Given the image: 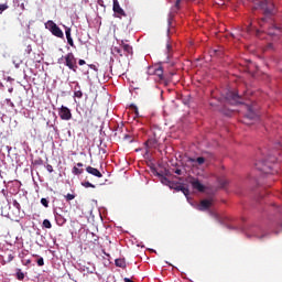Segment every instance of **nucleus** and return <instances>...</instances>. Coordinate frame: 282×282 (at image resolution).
Masks as SVG:
<instances>
[{"label": "nucleus", "mask_w": 282, "mask_h": 282, "mask_svg": "<svg viewBox=\"0 0 282 282\" xmlns=\"http://www.w3.org/2000/svg\"><path fill=\"white\" fill-rule=\"evenodd\" d=\"M210 206H213V202H210L209 199H203L200 202L199 205V210H208V208H210Z\"/></svg>", "instance_id": "12"}, {"label": "nucleus", "mask_w": 282, "mask_h": 282, "mask_svg": "<svg viewBox=\"0 0 282 282\" xmlns=\"http://www.w3.org/2000/svg\"><path fill=\"white\" fill-rule=\"evenodd\" d=\"M9 91H10V93H12V88H11V89H9Z\"/></svg>", "instance_id": "51"}, {"label": "nucleus", "mask_w": 282, "mask_h": 282, "mask_svg": "<svg viewBox=\"0 0 282 282\" xmlns=\"http://www.w3.org/2000/svg\"><path fill=\"white\" fill-rule=\"evenodd\" d=\"M45 28H46V30L51 31L53 36H57V39L64 37L63 30H61V28H58V25H56V23H54V21L48 20L45 23Z\"/></svg>", "instance_id": "4"}, {"label": "nucleus", "mask_w": 282, "mask_h": 282, "mask_svg": "<svg viewBox=\"0 0 282 282\" xmlns=\"http://www.w3.org/2000/svg\"><path fill=\"white\" fill-rule=\"evenodd\" d=\"M256 169L261 171L265 175H273L274 173V159H270V161H258L256 163Z\"/></svg>", "instance_id": "1"}, {"label": "nucleus", "mask_w": 282, "mask_h": 282, "mask_svg": "<svg viewBox=\"0 0 282 282\" xmlns=\"http://www.w3.org/2000/svg\"><path fill=\"white\" fill-rule=\"evenodd\" d=\"M30 263H32V260H26L25 262H23V265H30Z\"/></svg>", "instance_id": "42"}, {"label": "nucleus", "mask_w": 282, "mask_h": 282, "mask_svg": "<svg viewBox=\"0 0 282 282\" xmlns=\"http://www.w3.org/2000/svg\"><path fill=\"white\" fill-rule=\"evenodd\" d=\"M88 272H90V274H94V269H93V270H90V271H88Z\"/></svg>", "instance_id": "49"}, {"label": "nucleus", "mask_w": 282, "mask_h": 282, "mask_svg": "<svg viewBox=\"0 0 282 282\" xmlns=\"http://www.w3.org/2000/svg\"><path fill=\"white\" fill-rule=\"evenodd\" d=\"M210 106L213 107V102H210Z\"/></svg>", "instance_id": "54"}, {"label": "nucleus", "mask_w": 282, "mask_h": 282, "mask_svg": "<svg viewBox=\"0 0 282 282\" xmlns=\"http://www.w3.org/2000/svg\"><path fill=\"white\" fill-rule=\"evenodd\" d=\"M67 43L68 45H70V47H76V45L74 44V39L67 37Z\"/></svg>", "instance_id": "31"}, {"label": "nucleus", "mask_w": 282, "mask_h": 282, "mask_svg": "<svg viewBox=\"0 0 282 282\" xmlns=\"http://www.w3.org/2000/svg\"><path fill=\"white\" fill-rule=\"evenodd\" d=\"M78 169H83L84 164L83 163H77Z\"/></svg>", "instance_id": "45"}, {"label": "nucleus", "mask_w": 282, "mask_h": 282, "mask_svg": "<svg viewBox=\"0 0 282 282\" xmlns=\"http://www.w3.org/2000/svg\"><path fill=\"white\" fill-rule=\"evenodd\" d=\"M25 52L26 54H32V45H28Z\"/></svg>", "instance_id": "36"}, {"label": "nucleus", "mask_w": 282, "mask_h": 282, "mask_svg": "<svg viewBox=\"0 0 282 282\" xmlns=\"http://www.w3.org/2000/svg\"><path fill=\"white\" fill-rule=\"evenodd\" d=\"M58 116L62 120H72V110L65 106H62L59 108Z\"/></svg>", "instance_id": "7"}, {"label": "nucleus", "mask_w": 282, "mask_h": 282, "mask_svg": "<svg viewBox=\"0 0 282 282\" xmlns=\"http://www.w3.org/2000/svg\"><path fill=\"white\" fill-rule=\"evenodd\" d=\"M166 50H167V52H171V50H172V46H171V44H166Z\"/></svg>", "instance_id": "43"}, {"label": "nucleus", "mask_w": 282, "mask_h": 282, "mask_svg": "<svg viewBox=\"0 0 282 282\" xmlns=\"http://www.w3.org/2000/svg\"><path fill=\"white\" fill-rule=\"evenodd\" d=\"M21 8H22V10H25V4L22 3V4H21Z\"/></svg>", "instance_id": "47"}, {"label": "nucleus", "mask_w": 282, "mask_h": 282, "mask_svg": "<svg viewBox=\"0 0 282 282\" xmlns=\"http://www.w3.org/2000/svg\"><path fill=\"white\" fill-rule=\"evenodd\" d=\"M41 204L44 208H50V200L47 198H41Z\"/></svg>", "instance_id": "25"}, {"label": "nucleus", "mask_w": 282, "mask_h": 282, "mask_svg": "<svg viewBox=\"0 0 282 282\" xmlns=\"http://www.w3.org/2000/svg\"><path fill=\"white\" fill-rule=\"evenodd\" d=\"M158 66H159V65H154V66H149V67H148V74H149V76H155V72H156V69H158Z\"/></svg>", "instance_id": "21"}, {"label": "nucleus", "mask_w": 282, "mask_h": 282, "mask_svg": "<svg viewBox=\"0 0 282 282\" xmlns=\"http://www.w3.org/2000/svg\"><path fill=\"white\" fill-rule=\"evenodd\" d=\"M167 23H169V25H171V23H173V14L169 15Z\"/></svg>", "instance_id": "38"}, {"label": "nucleus", "mask_w": 282, "mask_h": 282, "mask_svg": "<svg viewBox=\"0 0 282 282\" xmlns=\"http://www.w3.org/2000/svg\"><path fill=\"white\" fill-rule=\"evenodd\" d=\"M172 10L173 12H180L182 10V0H176Z\"/></svg>", "instance_id": "20"}, {"label": "nucleus", "mask_w": 282, "mask_h": 282, "mask_svg": "<svg viewBox=\"0 0 282 282\" xmlns=\"http://www.w3.org/2000/svg\"><path fill=\"white\" fill-rule=\"evenodd\" d=\"M112 10L115 14H118L119 17H127V13H124V10L120 7V2H118V0H113Z\"/></svg>", "instance_id": "8"}, {"label": "nucleus", "mask_w": 282, "mask_h": 282, "mask_svg": "<svg viewBox=\"0 0 282 282\" xmlns=\"http://www.w3.org/2000/svg\"><path fill=\"white\" fill-rule=\"evenodd\" d=\"M147 147H149L150 149H155L156 144H158V140L155 139H149L145 142Z\"/></svg>", "instance_id": "19"}, {"label": "nucleus", "mask_w": 282, "mask_h": 282, "mask_svg": "<svg viewBox=\"0 0 282 282\" xmlns=\"http://www.w3.org/2000/svg\"><path fill=\"white\" fill-rule=\"evenodd\" d=\"M65 199H66V202H72L73 199H76V195L67 194V195H65Z\"/></svg>", "instance_id": "27"}, {"label": "nucleus", "mask_w": 282, "mask_h": 282, "mask_svg": "<svg viewBox=\"0 0 282 282\" xmlns=\"http://www.w3.org/2000/svg\"><path fill=\"white\" fill-rule=\"evenodd\" d=\"M253 10H257V7H254Z\"/></svg>", "instance_id": "53"}, {"label": "nucleus", "mask_w": 282, "mask_h": 282, "mask_svg": "<svg viewBox=\"0 0 282 282\" xmlns=\"http://www.w3.org/2000/svg\"><path fill=\"white\" fill-rule=\"evenodd\" d=\"M188 162H193L195 164H198V166H202L206 162V159L204 156H198L197 159L189 158Z\"/></svg>", "instance_id": "15"}, {"label": "nucleus", "mask_w": 282, "mask_h": 282, "mask_svg": "<svg viewBox=\"0 0 282 282\" xmlns=\"http://www.w3.org/2000/svg\"><path fill=\"white\" fill-rule=\"evenodd\" d=\"M115 265H117V268H127V261L122 258L116 259L115 260Z\"/></svg>", "instance_id": "16"}, {"label": "nucleus", "mask_w": 282, "mask_h": 282, "mask_svg": "<svg viewBox=\"0 0 282 282\" xmlns=\"http://www.w3.org/2000/svg\"><path fill=\"white\" fill-rule=\"evenodd\" d=\"M267 19L265 18H262L258 21L260 28H263V22L265 21Z\"/></svg>", "instance_id": "37"}, {"label": "nucleus", "mask_w": 282, "mask_h": 282, "mask_svg": "<svg viewBox=\"0 0 282 282\" xmlns=\"http://www.w3.org/2000/svg\"><path fill=\"white\" fill-rule=\"evenodd\" d=\"M72 173H73V175H83V173H85V170L74 166L72 170Z\"/></svg>", "instance_id": "22"}, {"label": "nucleus", "mask_w": 282, "mask_h": 282, "mask_svg": "<svg viewBox=\"0 0 282 282\" xmlns=\"http://www.w3.org/2000/svg\"><path fill=\"white\" fill-rule=\"evenodd\" d=\"M8 10V4H0V12H6Z\"/></svg>", "instance_id": "35"}, {"label": "nucleus", "mask_w": 282, "mask_h": 282, "mask_svg": "<svg viewBox=\"0 0 282 282\" xmlns=\"http://www.w3.org/2000/svg\"><path fill=\"white\" fill-rule=\"evenodd\" d=\"M225 100L229 105H241V97L237 93L228 90L225 95Z\"/></svg>", "instance_id": "6"}, {"label": "nucleus", "mask_w": 282, "mask_h": 282, "mask_svg": "<svg viewBox=\"0 0 282 282\" xmlns=\"http://www.w3.org/2000/svg\"><path fill=\"white\" fill-rule=\"evenodd\" d=\"M246 32H247V34H250L252 32V28L251 26H247L246 28Z\"/></svg>", "instance_id": "39"}, {"label": "nucleus", "mask_w": 282, "mask_h": 282, "mask_svg": "<svg viewBox=\"0 0 282 282\" xmlns=\"http://www.w3.org/2000/svg\"><path fill=\"white\" fill-rule=\"evenodd\" d=\"M13 206L17 208V210H21V204H19L17 199L13 200Z\"/></svg>", "instance_id": "32"}, {"label": "nucleus", "mask_w": 282, "mask_h": 282, "mask_svg": "<svg viewBox=\"0 0 282 282\" xmlns=\"http://www.w3.org/2000/svg\"><path fill=\"white\" fill-rule=\"evenodd\" d=\"M14 261V256L12 253L8 254V258H7V263H10Z\"/></svg>", "instance_id": "33"}, {"label": "nucleus", "mask_w": 282, "mask_h": 282, "mask_svg": "<svg viewBox=\"0 0 282 282\" xmlns=\"http://www.w3.org/2000/svg\"><path fill=\"white\" fill-rule=\"evenodd\" d=\"M259 120V112L254 109V106H247V113L243 119L245 124H253Z\"/></svg>", "instance_id": "2"}, {"label": "nucleus", "mask_w": 282, "mask_h": 282, "mask_svg": "<svg viewBox=\"0 0 282 282\" xmlns=\"http://www.w3.org/2000/svg\"><path fill=\"white\" fill-rule=\"evenodd\" d=\"M10 107H14V102L10 101V99L8 100Z\"/></svg>", "instance_id": "44"}, {"label": "nucleus", "mask_w": 282, "mask_h": 282, "mask_svg": "<svg viewBox=\"0 0 282 282\" xmlns=\"http://www.w3.org/2000/svg\"><path fill=\"white\" fill-rule=\"evenodd\" d=\"M65 65L70 69L72 72H77L78 65L76 56H74V53H68L64 56Z\"/></svg>", "instance_id": "5"}, {"label": "nucleus", "mask_w": 282, "mask_h": 282, "mask_svg": "<svg viewBox=\"0 0 282 282\" xmlns=\"http://www.w3.org/2000/svg\"><path fill=\"white\" fill-rule=\"evenodd\" d=\"M74 96L75 98H83V90H80V84L78 82L75 83Z\"/></svg>", "instance_id": "14"}, {"label": "nucleus", "mask_w": 282, "mask_h": 282, "mask_svg": "<svg viewBox=\"0 0 282 282\" xmlns=\"http://www.w3.org/2000/svg\"><path fill=\"white\" fill-rule=\"evenodd\" d=\"M111 52L115 56H123L122 50L119 46H113L111 48Z\"/></svg>", "instance_id": "18"}, {"label": "nucleus", "mask_w": 282, "mask_h": 282, "mask_svg": "<svg viewBox=\"0 0 282 282\" xmlns=\"http://www.w3.org/2000/svg\"><path fill=\"white\" fill-rule=\"evenodd\" d=\"M36 263L40 268H42V265H45V260L43 258H39Z\"/></svg>", "instance_id": "30"}, {"label": "nucleus", "mask_w": 282, "mask_h": 282, "mask_svg": "<svg viewBox=\"0 0 282 282\" xmlns=\"http://www.w3.org/2000/svg\"><path fill=\"white\" fill-rule=\"evenodd\" d=\"M269 34H271V35H272V34H276V32H273V33H272V31H269Z\"/></svg>", "instance_id": "48"}, {"label": "nucleus", "mask_w": 282, "mask_h": 282, "mask_svg": "<svg viewBox=\"0 0 282 282\" xmlns=\"http://www.w3.org/2000/svg\"><path fill=\"white\" fill-rule=\"evenodd\" d=\"M120 45L123 52H126V56H129V54H133V47L129 44H126L124 40L121 41Z\"/></svg>", "instance_id": "11"}, {"label": "nucleus", "mask_w": 282, "mask_h": 282, "mask_svg": "<svg viewBox=\"0 0 282 282\" xmlns=\"http://www.w3.org/2000/svg\"><path fill=\"white\" fill-rule=\"evenodd\" d=\"M17 279L18 281H23V279H25V273H23L21 269H17Z\"/></svg>", "instance_id": "23"}, {"label": "nucleus", "mask_w": 282, "mask_h": 282, "mask_svg": "<svg viewBox=\"0 0 282 282\" xmlns=\"http://www.w3.org/2000/svg\"><path fill=\"white\" fill-rule=\"evenodd\" d=\"M65 34H66V39H72V29L70 28H66Z\"/></svg>", "instance_id": "29"}, {"label": "nucleus", "mask_w": 282, "mask_h": 282, "mask_svg": "<svg viewBox=\"0 0 282 282\" xmlns=\"http://www.w3.org/2000/svg\"><path fill=\"white\" fill-rule=\"evenodd\" d=\"M259 8L264 10V14H276V6H274V0H262L259 3Z\"/></svg>", "instance_id": "3"}, {"label": "nucleus", "mask_w": 282, "mask_h": 282, "mask_svg": "<svg viewBox=\"0 0 282 282\" xmlns=\"http://www.w3.org/2000/svg\"><path fill=\"white\" fill-rule=\"evenodd\" d=\"M174 173H175L176 175H182V170L176 169V170L174 171Z\"/></svg>", "instance_id": "40"}, {"label": "nucleus", "mask_w": 282, "mask_h": 282, "mask_svg": "<svg viewBox=\"0 0 282 282\" xmlns=\"http://www.w3.org/2000/svg\"><path fill=\"white\" fill-rule=\"evenodd\" d=\"M33 257H39L37 254H33Z\"/></svg>", "instance_id": "52"}, {"label": "nucleus", "mask_w": 282, "mask_h": 282, "mask_svg": "<svg viewBox=\"0 0 282 282\" xmlns=\"http://www.w3.org/2000/svg\"><path fill=\"white\" fill-rule=\"evenodd\" d=\"M46 171H47L48 173H54V167H53L51 164H47V165H46Z\"/></svg>", "instance_id": "34"}, {"label": "nucleus", "mask_w": 282, "mask_h": 282, "mask_svg": "<svg viewBox=\"0 0 282 282\" xmlns=\"http://www.w3.org/2000/svg\"><path fill=\"white\" fill-rule=\"evenodd\" d=\"M274 28V30H276L278 32H281V29L280 28H278V26H273Z\"/></svg>", "instance_id": "46"}, {"label": "nucleus", "mask_w": 282, "mask_h": 282, "mask_svg": "<svg viewBox=\"0 0 282 282\" xmlns=\"http://www.w3.org/2000/svg\"><path fill=\"white\" fill-rule=\"evenodd\" d=\"M85 188H96V185L91 184L89 181L82 183Z\"/></svg>", "instance_id": "24"}, {"label": "nucleus", "mask_w": 282, "mask_h": 282, "mask_svg": "<svg viewBox=\"0 0 282 282\" xmlns=\"http://www.w3.org/2000/svg\"><path fill=\"white\" fill-rule=\"evenodd\" d=\"M176 191H181V193H183L185 195V197H188V195L191 193V191H188V187H185V186H182V185L177 186Z\"/></svg>", "instance_id": "17"}, {"label": "nucleus", "mask_w": 282, "mask_h": 282, "mask_svg": "<svg viewBox=\"0 0 282 282\" xmlns=\"http://www.w3.org/2000/svg\"><path fill=\"white\" fill-rule=\"evenodd\" d=\"M88 113H89V116H91V110H89V112H88Z\"/></svg>", "instance_id": "50"}, {"label": "nucleus", "mask_w": 282, "mask_h": 282, "mask_svg": "<svg viewBox=\"0 0 282 282\" xmlns=\"http://www.w3.org/2000/svg\"><path fill=\"white\" fill-rule=\"evenodd\" d=\"M85 64H86L85 59H79V61H78V65L83 66V65H85Z\"/></svg>", "instance_id": "41"}, {"label": "nucleus", "mask_w": 282, "mask_h": 282, "mask_svg": "<svg viewBox=\"0 0 282 282\" xmlns=\"http://www.w3.org/2000/svg\"><path fill=\"white\" fill-rule=\"evenodd\" d=\"M154 76H156L158 80H164V68H162V66L159 65L156 67Z\"/></svg>", "instance_id": "13"}, {"label": "nucleus", "mask_w": 282, "mask_h": 282, "mask_svg": "<svg viewBox=\"0 0 282 282\" xmlns=\"http://www.w3.org/2000/svg\"><path fill=\"white\" fill-rule=\"evenodd\" d=\"M189 184L192 185V187L195 189V191H199V193H204V185L199 182V180L197 178H192L189 181Z\"/></svg>", "instance_id": "9"}, {"label": "nucleus", "mask_w": 282, "mask_h": 282, "mask_svg": "<svg viewBox=\"0 0 282 282\" xmlns=\"http://www.w3.org/2000/svg\"><path fill=\"white\" fill-rule=\"evenodd\" d=\"M86 173H89V175H94V177H99V178L102 177V173L98 171V169L93 166H87Z\"/></svg>", "instance_id": "10"}, {"label": "nucleus", "mask_w": 282, "mask_h": 282, "mask_svg": "<svg viewBox=\"0 0 282 282\" xmlns=\"http://www.w3.org/2000/svg\"><path fill=\"white\" fill-rule=\"evenodd\" d=\"M130 108L132 109V111L134 112L135 117L138 118V116H140V111L138 110V106L131 105Z\"/></svg>", "instance_id": "26"}, {"label": "nucleus", "mask_w": 282, "mask_h": 282, "mask_svg": "<svg viewBox=\"0 0 282 282\" xmlns=\"http://www.w3.org/2000/svg\"><path fill=\"white\" fill-rule=\"evenodd\" d=\"M43 227L50 229V228H52V223L48 219H44L43 220Z\"/></svg>", "instance_id": "28"}]
</instances>
